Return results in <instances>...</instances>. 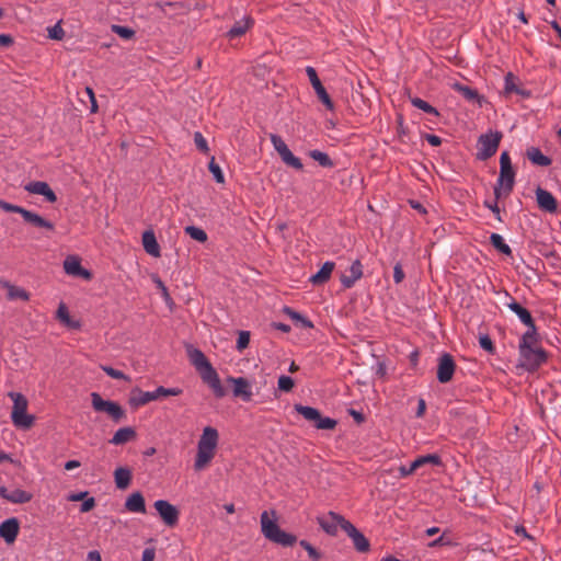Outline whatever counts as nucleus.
Listing matches in <instances>:
<instances>
[{
    "label": "nucleus",
    "instance_id": "obj_1",
    "mask_svg": "<svg viewBox=\"0 0 561 561\" xmlns=\"http://www.w3.org/2000/svg\"><path fill=\"white\" fill-rule=\"evenodd\" d=\"M188 357L191 363L199 373L203 381L211 388L214 394L217 398H222L226 394V390L221 385L217 371L214 369L204 353L197 348H191L188 350Z\"/></svg>",
    "mask_w": 561,
    "mask_h": 561
},
{
    "label": "nucleus",
    "instance_id": "obj_2",
    "mask_svg": "<svg viewBox=\"0 0 561 561\" xmlns=\"http://www.w3.org/2000/svg\"><path fill=\"white\" fill-rule=\"evenodd\" d=\"M219 442V434L215 427L206 426L197 443V453L194 461L196 471L204 470L215 457Z\"/></svg>",
    "mask_w": 561,
    "mask_h": 561
},
{
    "label": "nucleus",
    "instance_id": "obj_3",
    "mask_svg": "<svg viewBox=\"0 0 561 561\" xmlns=\"http://www.w3.org/2000/svg\"><path fill=\"white\" fill-rule=\"evenodd\" d=\"M274 519H271L268 512L264 511L261 514V531L270 541L280 545L283 547H291L297 541V537L293 534L286 533L279 528L276 523V513L272 511Z\"/></svg>",
    "mask_w": 561,
    "mask_h": 561
},
{
    "label": "nucleus",
    "instance_id": "obj_4",
    "mask_svg": "<svg viewBox=\"0 0 561 561\" xmlns=\"http://www.w3.org/2000/svg\"><path fill=\"white\" fill-rule=\"evenodd\" d=\"M515 170L512 164L511 157L507 151H503L500 157V175L494 186V196L510 195L515 184Z\"/></svg>",
    "mask_w": 561,
    "mask_h": 561
},
{
    "label": "nucleus",
    "instance_id": "obj_5",
    "mask_svg": "<svg viewBox=\"0 0 561 561\" xmlns=\"http://www.w3.org/2000/svg\"><path fill=\"white\" fill-rule=\"evenodd\" d=\"M8 397L13 401L11 412L12 423L19 428H30L34 424L35 417L26 413L28 402L25 396L20 392L11 391L8 393Z\"/></svg>",
    "mask_w": 561,
    "mask_h": 561
},
{
    "label": "nucleus",
    "instance_id": "obj_6",
    "mask_svg": "<svg viewBox=\"0 0 561 561\" xmlns=\"http://www.w3.org/2000/svg\"><path fill=\"white\" fill-rule=\"evenodd\" d=\"M181 393L182 389L180 388H164L162 386L158 387L154 391H142L139 388H135L130 391L129 403L138 408L161 397L179 396Z\"/></svg>",
    "mask_w": 561,
    "mask_h": 561
},
{
    "label": "nucleus",
    "instance_id": "obj_7",
    "mask_svg": "<svg viewBox=\"0 0 561 561\" xmlns=\"http://www.w3.org/2000/svg\"><path fill=\"white\" fill-rule=\"evenodd\" d=\"M502 138L503 134L499 130H489L480 135L477 141L476 158L480 161H486L493 157L499 149Z\"/></svg>",
    "mask_w": 561,
    "mask_h": 561
},
{
    "label": "nucleus",
    "instance_id": "obj_8",
    "mask_svg": "<svg viewBox=\"0 0 561 561\" xmlns=\"http://www.w3.org/2000/svg\"><path fill=\"white\" fill-rule=\"evenodd\" d=\"M295 411L304 416L309 422H312L318 430H333L337 422L334 419L322 416L320 411L316 408L295 404Z\"/></svg>",
    "mask_w": 561,
    "mask_h": 561
},
{
    "label": "nucleus",
    "instance_id": "obj_9",
    "mask_svg": "<svg viewBox=\"0 0 561 561\" xmlns=\"http://www.w3.org/2000/svg\"><path fill=\"white\" fill-rule=\"evenodd\" d=\"M91 403L96 412L106 413L115 422L125 417V411L117 402L104 400L98 392L91 393Z\"/></svg>",
    "mask_w": 561,
    "mask_h": 561
},
{
    "label": "nucleus",
    "instance_id": "obj_10",
    "mask_svg": "<svg viewBox=\"0 0 561 561\" xmlns=\"http://www.w3.org/2000/svg\"><path fill=\"white\" fill-rule=\"evenodd\" d=\"M271 142L279 154L282 161L287 165L295 170H301L304 168L301 160L294 156V153L289 150L288 146L285 144L283 138L276 134L270 135Z\"/></svg>",
    "mask_w": 561,
    "mask_h": 561
},
{
    "label": "nucleus",
    "instance_id": "obj_11",
    "mask_svg": "<svg viewBox=\"0 0 561 561\" xmlns=\"http://www.w3.org/2000/svg\"><path fill=\"white\" fill-rule=\"evenodd\" d=\"M519 353L520 366L528 371L536 370L547 359V355L542 348L520 347Z\"/></svg>",
    "mask_w": 561,
    "mask_h": 561
},
{
    "label": "nucleus",
    "instance_id": "obj_12",
    "mask_svg": "<svg viewBox=\"0 0 561 561\" xmlns=\"http://www.w3.org/2000/svg\"><path fill=\"white\" fill-rule=\"evenodd\" d=\"M317 522L319 526L330 536L337 534L339 527L344 530L346 523H350L342 515L330 511L327 515L318 516Z\"/></svg>",
    "mask_w": 561,
    "mask_h": 561
},
{
    "label": "nucleus",
    "instance_id": "obj_13",
    "mask_svg": "<svg viewBox=\"0 0 561 561\" xmlns=\"http://www.w3.org/2000/svg\"><path fill=\"white\" fill-rule=\"evenodd\" d=\"M306 73L310 80L312 88L316 91L318 99L323 103V105L329 111H334V103L332 102L329 93L320 81L318 73L313 67L308 66L306 68Z\"/></svg>",
    "mask_w": 561,
    "mask_h": 561
},
{
    "label": "nucleus",
    "instance_id": "obj_14",
    "mask_svg": "<svg viewBox=\"0 0 561 561\" xmlns=\"http://www.w3.org/2000/svg\"><path fill=\"white\" fill-rule=\"evenodd\" d=\"M163 523L169 527H174L179 522V510L165 500H158L153 504Z\"/></svg>",
    "mask_w": 561,
    "mask_h": 561
},
{
    "label": "nucleus",
    "instance_id": "obj_15",
    "mask_svg": "<svg viewBox=\"0 0 561 561\" xmlns=\"http://www.w3.org/2000/svg\"><path fill=\"white\" fill-rule=\"evenodd\" d=\"M456 364L453 356L444 353L438 358L437 364V379L440 383H447L453 379L455 374Z\"/></svg>",
    "mask_w": 561,
    "mask_h": 561
},
{
    "label": "nucleus",
    "instance_id": "obj_16",
    "mask_svg": "<svg viewBox=\"0 0 561 561\" xmlns=\"http://www.w3.org/2000/svg\"><path fill=\"white\" fill-rule=\"evenodd\" d=\"M0 497L13 504H24L33 499V494L22 489L9 490L2 485L0 486Z\"/></svg>",
    "mask_w": 561,
    "mask_h": 561
},
{
    "label": "nucleus",
    "instance_id": "obj_17",
    "mask_svg": "<svg viewBox=\"0 0 561 561\" xmlns=\"http://www.w3.org/2000/svg\"><path fill=\"white\" fill-rule=\"evenodd\" d=\"M344 531L352 539L353 545L358 552L369 551L370 543L368 539L351 522L346 523Z\"/></svg>",
    "mask_w": 561,
    "mask_h": 561
},
{
    "label": "nucleus",
    "instance_id": "obj_18",
    "mask_svg": "<svg viewBox=\"0 0 561 561\" xmlns=\"http://www.w3.org/2000/svg\"><path fill=\"white\" fill-rule=\"evenodd\" d=\"M24 190L31 194L42 195L49 203H55L57 201V195L50 188V186L43 181H33L27 183L24 186Z\"/></svg>",
    "mask_w": 561,
    "mask_h": 561
},
{
    "label": "nucleus",
    "instance_id": "obj_19",
    "mask_svg": "<svg viewBox=\"0 0 561 561\" xmlns=\"http://www.w3.org/2000/svg\"><path fill=\"white\" fill-rule=\"evenodd\" d=\"M536 198L538 207L547 213L554 214L558 209V202L556 197L548 192L547 190H543L541 187H538L536 190Z\"/></svg>",
    "mask_w": 561,
    "mask_h": 561
},
{
    "label": "nucleus",
    "instance_id": "obj_20",
    "mask_svg": "<svg viewBox=\"0 0 561 561\" xmlns=\"http://www.w3.org/2000/svg\"><path fill=\"white\" fill-rule=\"evenodd\" d=\"M20 531V523L18 518L11 517L0 524V537L7 543H13Z\"/></svg>",
    "mask_w": 561,
    "mask_h": 561
},
{
    "label": "nucleus",
    "instance_id": "obj_21",
    "mask_svg": "<svg viewBox=\"0 0 561 561\" xmlns=\"http://www.w3.org/2000/svg\"><path fill=\"white\" fill-rule=\"evenodd\" d=\"M228 382L233 385V396L241 398L244 402H249L252 399L251 385L248 379L243 377H229Z\"/></svg>",
    "mask_w": 561,
    "mask_h": 561
},
{
    "label": "nucleus",
    "instance_id": "obj_22",
    "mask_svg": "<svg viewBox=\"0 0 561 561\" xmlns=\"http://www.w3.org/2000/svg\"><path fill=\"white\" fill-rule=\"evenodd\" d=\"M363 277V265L359 260L352 263L348 274L341 276V283L344 288H352L355 283Z\"/></svg>",
    "mask_w": 561,
    "mask_h": 561
},
{
    "label": "nucleus",
    "instance_id": "obj_23",
    "mask_svg": "<svg viewBox=\"0 0 561 561\" xmlns=\"http://www.w3.org/2000/svg\"><path fill=\"white\" fill-rule=\"evenodd\" d=\"M22 217L25 222L32 225L35 228L45 229L49 231H53L55 229V225L51 221L45 219L44 217L34 211L25 209Z\"/></svg>",
    "mask_w": 561,
    "mask_h": 561
},
{
    "label": "nucleus",
    "instance_id": "obj_24",
    "mask_svg": "<svg viewBox=\"0 0 561 561\" xmlns=\"http://www.w3.org/2000/svg\"><path fill=\"white\" fill-rule=\"evenodd\" d=\"M64 270L68 275L90 277V273L81 266L80 260L77 256H68L64 261Z\"/></svg>",
    "mask_w": 561,
    "mask_h": 561
},
{
    "label": "nucleus",
    "instance_id": "obj_25",
    "mask_svg": "<svg viewBox=\"0 0 561 561\" xmlns=\"http://www.w3.org/2000/svg\"><path fill=\"white\" fill-rule=\"evenodd\" d=\"M126 511L130 513H146L145 499L140 492L131 493L125 502Z\"/></svg>",
    "mask_w": 561,
    "mask_h": 561
},
{
    "label": "nucleus",
    "instance_id": "obj_26",
    "mask_svg": "<svg viewBox=\"0 0 561 561\" xmlns=\"http://www.w3.org/2000/svg\"><path fill=\"white\" fill-rule=\"evenodd\" d=\"M142 247L145 251L153 257H159L161 255L160 247L152 230H146L142 233Z\"/></svg>",
    "mask_w": 561,
    "mask_h": 561
},
{
    "label": "nucleus",
    "instance_id": "obj_27",
    "mask_svg": "<svg viewBox=\"0 0 561 561\" xmlns=\"http://www.w3.org/2000/svg\"><path fill=\"white\" fill-rule=\"evenodd\" d=\"M253 25V20L250 16H244L237 21L233 26L227 32V37L230 39L240 37Z\"/></svg>",
    "mask_w": 561,
    "mask_h": 561
},
{
    "label": "nucleus",
    "instance_id": "obj_28",
    "mask_svg": "<svg viewBox=\"0 0 561 561\" xmlns=\"http://www.w3.org/2000/svg\"><path fill=\"white\" fill-rule=\"evenodd\" d=\"M334 267H335L334 262H331V261L325 262L321 266V268L318 271V273H316L314 275H312L310 277V282L313 285H323V284H325L330 279L331 274H332Z\"/></svg>",
    "mask_w": 561,
    "mask_h": 561
},
{
    "label": "nucleus",
    "instance_id": "obj_29",
    "mask_svg": "<svg viewBox=\"0 0 561 561\" xmlns=\"http://www.w3.org/2000/svg\"><path fill=\"white\" fill-rule=\"evenodd\" d=\"M131 470L127 467H118L114 471V481L116 488L119 490H126L131 481Z\"/></svg>",
    "mask_w": 561,
    "mask_h": 561
},
{
    "label": "nucleus",
    "instance_id": "obj_30",
    "mask_svg": "<svg viewBox=\"0 0 561 561\" xmlns=\"http://www.w3.org/2000/svg\"><path fill=\"white\" fill-rule=\"evenodd\" d=\"M136 437V431L133 427H122L115 432L113 437L110 439V444L113 445H123Z\"/></svg>",
    "mask_w": 561,
    "mask_h": 561
},
{
    "label": "nucleus",
    "instance_id": "obj_31",
    "mask_svg": "<svg viewBox=\"0 0 561 561\" xmlns=\"http://www.w3.org/2000/svg\"><path fill=\"white\" fill-rule=\"evenodd\" d=\"M506 306L519 318V320L525 325H533L534 319H533L530 312L526 308H524L522 305H519L513 298H511V301L507 302Z\"/></svg>",
    "mask_w": 561,
    "mask_h": 561
},
{
    "label": "nucleus",
    "instance_id": "obj_32",
    "mask_svg": "<svg viewBox=\"0 0 561 561\" xmlns=\"http://www.w3.org/2000/svg\"><path fill=\"white\" fill-rule=\"evenodd\" d=\"M526 156L533 164L539 167H548L552 163V160L545 156L541 150L537 147H530L526 151Z\"/></svg>",
    "mask_w": 561,
    "mask_h": 561
},
{
    "label": "nucleus",
    "instance_id": "obj_33",
    "mask_svg": "<svg viewBox=\"0 0 561 561\" xmlns=\"http://www.w3.org/2000/svg\"><path fill=\"white\" fill-rule=\"evenodd\" d=\"M4 288H7V296L10 300H23L27 301L30 299V294L22 287L12 285L10 283L4 284Z\"/></svg>",
    "mask_w": 561,
    "mask_h": 561
},
{
    "label": "nucleus",
    "instance_id": "obj_34",
    "mask_svg": "<svg viewBox=\"0 0 561 561\" xmlns=\"http://www.w3.org/2000/svg\"><path fill=\"white\" fill-rule=\"evenodd\" d=\"M284 312L293 320L295 321V323L304 329H312L313 328V323L307 319L306 317H304L301 313L293 310L291 308L289 307H285L284 308Z\"/></svg>",
    "mask_w": 561,
    "mask_h": 561
},
{
    "label": "nucleus",
    "instance_id": "obj_35",
    "mask_svg": "<svg viewBox=\"0 0 561 561\" xmlns=\"http://www.w3.org/2000/svg\"><path fill=\"white\" fill-rule=\"evenodd\" d=\"M57 319L68 328L78 329L80 327L78 321L70 318L68 308L65 304H60L57 309Z\"/></svg>",
    "mask_w": 561,
    "mask_h": 561
},
{
    "label": "nucleus",
    "instance_id": "obj_36",
    "mask_svg": "<svg viewBox=\"0 0 561 561\" xmlns=\"http://www.w3.org/2000/svg\"><path fill=\"white\" fill-rule=\"evenodd\" d=\"M427 465L440 466L442 458L437 454H428V455L420 456L414 460V466H416L417 469H421Z\"/></svg>",
    "mask_w": 561,
    "mask_h": 561
},
{
    "label": "nucleus",
    "instance_id": "obj_37",
    "mask_svg": "<svg viewBox=\"0 0 561 561\" xmlns=\"http://www.w3.org/2000/svg\"><path fill=\"white\" fill-rule=\"evenodd\" d=\"M491 244L502 254L511 255L512 249L507 243H505L503 237L499 233H492L490 236Z\"/></svg>",
    "mask_w": 561,
    "mask_h": 561
},
{
    "label": "nucleus",
    "instance_id": "obj_38",
    "mask_svg": "<svg viewBox=\"0 0 561 561\" xmlns=\"http://www.w3.org/2000/svg\"><path fill=\"white\" fill-rule=\"evenodd\" d=\"M526 327L528 329L522 336V340L519 342V348L520 347H531V345L534 343H536V341H537L535 322H533V325H526Z\"/></svg>",
    "mask_w": 561,
    "mask_h": 561
},
{
    "label": "nucleus",
    "instance_id": "obj_39",
    "mask_svg": "<svg viewBox=\"0 0 561 561\" xmlns=\"http://www.w3.org/2000/svg\"><path fill=\"white\" fill-rule=\"evenodd\" d=\"M309 156L323 168H333L334 162L328 153L320 150H311Z\"/></svg>",
    "mask_w": 561,
    "mask_h": 561
},
{
    "label": "nucleus",
    "instance_id": "obj_40",
    "mask_svg": "<svg viewBox=\"0 0 561 561\" xmlns=\"http://www.w3.org/2000/svg\"><path fill=\"white\" fill-rule=\"evenodd\" d=\"M455 89L468 101H471V102H479L480 103V96H479V93L477 90L468 87V85H462V84H459V83H456L455 84Z\"/></svg>",
    "mask_w": 561,
    "mask_h": 561
},
{
    "label": "nucleus",
    "instance_id": "obj_41",
    "mask_svg": "<svg viewBox=\"0 0 561 561\" xmlns=\"http://www.w3.org/2000/svg\"><path fill=\"white\" fill-rule=\"evenodd\" d=\"M411 103L414 107L422 110L423 112H425L427 114L435 115V116L439 115L438 111L434 106H432L430 103H427L426 101H424L417 96L411 98Z\"/></svg>",
    "mask_w": 561,
    "mask_h": 561
},
{
    "label": "nucleus",
    "instance_id": "obj_42",
    "mask_svg": "<svg viewBox=\"0 0 561 561\" xmlns=\"http://www.w3.org/2000/svg\"><path fill=\"white\" fill-rule=\"evenodd\" d=\"M185 233L198 242L207 241V233L202 228L187 226L185 227Z\"/></svg>",
    "mask_w": 561,
    "mask_h": 561
},
{
    "label": "nucleus",
    "instance_id": "obj_43",
    "mask_svg": "<svg viewBox=\"0 0 561 561\" xmlns=\"http://www.w3.org/2000/svg\"><path fill=\"white\" fill-rule=\"evenodd\" d=\"M112 32L124 39H130L135 35V31L133 28L117 24L112 25Z\"/></svg>",
    "mask_w": 561,
    "mask_h": 561
},
{
    "label": "nucleus",
    "instance_id": "obj_44",
    "mask_svg": "<svg viewBox=\"0 0 561 561\" xmlns=\"http://www.w3.org/2000/svg\"><path fill=\"white\" fill-rule=\"evenodd\" d=\"M208 169H209V172L214 175V179L216 180L217 183L225 182L224 173H222L219 164H217L215 162V158H211V160L209 161Z\"/></svg>",
    "mask_w": 561,
    "mask_h": 561
},
{
    "label": "nucleus",
    "instance_id": "obj_45",
    "mask_svg": "<svg viewBox=\"0 0 561 561\" xmlns=\"http://www.w3.org/2000/svg\"><path fill=\"white\" fill-rule=\"evenodd\" d=\"M277 386H278V389L280 391L289 392V391L293 390V388L295 386V381H294V379L291 377L286 376V375H282L278 378Z\"/></svg>",
    "mask_w": 561,
    "mask_h": 561
},
{
    "label": "nucleus",
    "instance_id": "obj_46",
    "mask_svg": "<svg viewBox=\"0 0 561 561\" xmlns=\"http://www.w3.org/2000/svg\"><path fill=\"white\" fill-rule=\"evenodd\" d=\"M299 545L308 552V556L313 561H319L322 554L307 540H300Z\"/></svg>",
    "mask_w": 561,
    "mask_h": 561
},
{
    "label": "nucleus",
    "instance_id": "obj_47",
    "mask_svg": "<svg viewBox=\"0 0 561 561\" xmlns=\"http://www.w3.org/2000/svg\"><path fill=\"white\" fill-rule=\"evenodd\" d=\"M101 369L110 377L114 378V379H119V380H128V377L122 371V370H117L111 366H106V365H101Z\"/></svg>",
    "mask_w": 561,
    "mask_h": 561
},
{
    "label": "nucleus",
    "instance_id": "obj_48",
    "mask_svg": "<svg viewBox=\"0 0 561 561\" xmlns=\"http://www.w3.org/2000/svg\"><path fill=\"white\" fill-rule=\"evenodd\" d=\"M250 343V332L249 331H240L237 340L236 348L239 352H242L244 348L249 346Z\"/></svg>",
    "mask_w": 561,
    "mask_h": 561
},
{
    "label": "nucleus",
    "instance_id": "obj_49",
    "mask_svg": "<svg viewBox=\"0 0 561 561\" xmlns=\"http://www.w3.org/2000/svg\"><path fill=\"white\" fill-rule=\"evenodd\" d=\"M0 209L4 210L7 213H16V214H20L21 216L23 215V213L25 210V208L18 206V205H13L3 199H0Z\"/></svg>",
    "mask_w": 561,
    "mask_h": 561
},
{
    "label": "nucleus",
    "instance_id": "obj_50",
    "mask_svg": "<svg viewBox=\"0 0 561 561\" xmlns=\"http://www.w3.org/2000/svg\"><path fill=\"white\" fill-rule=\"evenodd\" d=\"M194 142H195L196 148L199 151L206 153L209 150L207 140L204 138V136L199 131H196L194 134Z\"/></svg>",
    "mask_w": 561,
    "mask_h": 561
},
{
    "label": "nucleus",
    "instance_id": "obj_51",
    "mask_svg": "<svg viewBox=\"0 0 561 561\" xmlns=\"http://www.w3.org/2000/svg\"><path fill=\"white\" fill-rule=\"evenodd\" d=\"M48 36L51 39L61 41L65 36V31L60 26V22L48 28Z\"/></svg>",
    "mask_w": 561,
    "mask_h": 561
},
{
    "label": "nucleus",
    "instance_id": "obj_52",
    "mask_svg": "<svg viewBox=\"0 0 561 561\" xmlns=\"http://www.w3.org/2000/svg\"><path fill=\"white\" fill-rule=\"evenodd\" d=\"M479 344H480L481 348H483L484 351H486L491 354L494 353V345L489 335H486V334L481 335L479 337Z\"/></svg>",
    "mask_w": 561,
    "mask_h": 561
},
{
    "label": "nucleus",
    "instance_id": "obj_53",
    "mask_svg": "<svg viewBox=\"0 0 561 561\" xmlns=\"http://www.w3.org/2000/svg\"><path fill=\"white\" fill-rule=\"evenodd\" d=\"M505 91L507 93H511V92L520 93L519 90L517 89L516 84H515L514 76L511 72H508L505 76Z\"/></svg>",
    "mask_w": 561,
    "mask_h": 561
},
{
    "label": "nucleus",
    "instance_id": "obj_54",
    "mask_svg": "<svg viewBox=\"0 0 561 561\" xmlns=\"http://www.w3.org/2000/svg\"><path fill=\"white\" fill-rule=\"evenodd\" d=\"M497 199L499 198L495 197V201H493V202L484 201V206L486 208H489L495 215V217H496V219L499 221H502L501 210H500V207L497 205Z\"/></svg>",
    "mask_w": 561,
    "mask_h": 561
},
{
    "label": "nucleus",
    "instance_id": "obj_55",
    "mask_svg": "<svg viewBox=\"0 0 561 561\" xmlns=\"http://www.w3.org/2000/svg\"><path fill=\"white\" fill-rule=\"evenodd\" d=\"M416 470H419V469L416 466H414V460L410 463L409 467L400 466L399 467L400 478H407V477L411 476L412 473H414Z\"/></svg>",
    "mask_w": 561,
    "mask_h": 561
},
{
    "label": "nucleus",
    "instance_id": "obj_56",
    "mask_svg": "<svg viewBox=\"0 0 561 561\" xmlns=\"http://www.w3.org/2000/svg\"><path fill=\"white\" fill-rule=\"evenodd\" d=\"M404 272L400 263H397L393 267V279L396 284H400L404 279Z\"/></svg>",
    "mask_w": 561,
    "mask_h": 561
},
{
    "label": "nucleus",
    "instance_id": "obj_57",
    "mask_svg": "<svg viewBox=\"0 0 561 561\" xmlns=\"http://www.w3.org/2000/svg\"><path fill=\"white\" fill-rule=\"evenodd\" d=\"M94 506H95L94 497H89L83 501V503L81 504L80 511L82 513H87V512H90L91 510H93Z\"/></svg>",
    "mask_w": 561,
    "mask_h": 561
},
{
    "label": "nucleus",
    "instance_id": "obj_58",
    "mask_svg": "<svg viewBox=\"0 0 561 561\" xmlns=\"http://www.w3.org/2000/svg\"><path fill=\"white\" fill-rule=\"evenodd\" d=\"M424 138L431 146L437 147L442 145V138L436 135L425 134Z\"/></svg>",
    "mask_w": 561,
    "mask_h": 561
},
{
    "label": "nucleus",
    "instance_id": "obj_59",
    "mask_svg": "<svg viewBox=\"0 0 561 561\" xmlns=\"http://www.w3.org/2000/svg\"><path fill=\"white\" fill-rule=\"evenodd\" d=\"M348 414L354 419V421L357 423V424H360L365 421V416L362 412L359 411H356L354 409H350L348 410Z\"/></svg>",
    "mask_w": 561,
    "mask_h": 561
},
{
    "label": "nucleus",
    "instance_id": "obj_60",
    "mask_svg": "<svg viewBox=\"0 0 561 561\" xmlns=\"http://www.w3.org/2000/svg\"><path fill=\"white\" fill-rule=\"evenodd\" d=\"M88 495V492L72 493L68 496V500L71 502L82 501Z\"/></svg>",
    "mask_w": 561,
    "mask_h": 561
},
{
    "label": "nucleus",
    "instance_id": "obj_61",
    "mask_svg": "<svg viewBox=\"0 0 561 561\" xmlns=\"http://www.w3.org/2000/svg\"><path fill=\"white\" fill-rule=\"evenodd\" d=\"M87 561H102L101 554L98 550H92L88 552Z\"/></svg>",
    "mask_w": 561,
    "mask_h": 561
},
{
    "label": "nucleus",
    "instance_id": "obj_62",
    "mask_svg": "<svg viewBox=\"0 0 561 561\" xmlns=\"http://www.w3.org/2000/svg\"><path fill=\"white\" fill-rule=\"evenodd\" d=\"M426 410V403L423 399L419 400L417 410H416V416L422 417Z\"/></svg>",
    "mask_w": 561,
    "mask_h": 561
},
{
    "label": "nucleus",
    "instance_id": "obj_63",
    "mask_svg": "<svg viewBox=\"0 0 561 561\" xmlns=\"http://www.w3.org/2000/svg\"><path fill=\"white\" fill-rule=\"evenodd\" d=\"M154 559V551L152 549H146L142 552L141 561H153Z\"/></svg>",
    "mask_w": 561,
    "mask_h": 561
},
{
    "label": "nucleus",
    "instance_id": "obj_64",
    "mask_svg": "<svg viewBox=\"0 0 561 561\" xmlns=\"http://www.w3.org/2000/svg\"><path fill=\"white\" fill-rule=\"evenodd\" d=\"M13 43V39L8 34H0V45L1 46H9Z\"/></svg>",
    "mask_w": 561,
    "mask_h": 561
}]
</instances>
